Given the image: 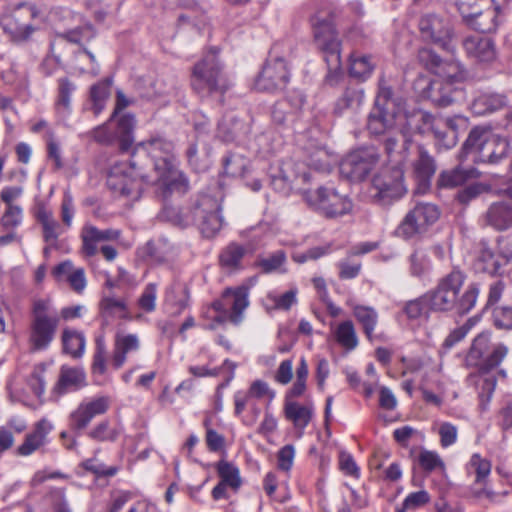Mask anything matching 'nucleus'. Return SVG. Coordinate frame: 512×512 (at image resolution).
Wrapping results in <instances>:
<instances>
[{
  "label": "nucleus",
  "instance_id": "f257e3e1",
  "mask_svg": "<svg viewBox=\"0 0 512 512\" xmlns=\"http://www.w3.org/2000/svg\"><path fill=\"white\" fill-rule=\"evenodd\" d=\"M143 158H149L155 172L176 166L172 141L156 136L139 143L128 162L116 163L107 177L108 187L122 196L138 200L151 176L145 172Z\"/></svg>",
  "mask_w": 512,
  "mask_h": 512
},
{
  "label": "nucleus",
  "instance_id": "f03ea898",
  "mask_svg": "<svg viewBox=\"0 0 512 512\" xmlns=\"http://www.w3.org/2000/svg\"><path fill=\"white\" fill-rule=\"evenodd\" d=\"M507 353V346L501 343L492 344L487 332L478 334L472 341L465 362L468 367L478 369L481 376V398H491L497 383V377L491 372L499 367Z\"/></svg>",
  "mask_w": 512,
  "mask_h": 512
},
{
  "label": "nucleus",
  "instance_id": "7ed1b4c3",
  "mask_svg": "<svg viewBox=\"0 0 512 512\" xmlns=\"http://www.w3.org/2000/svg\"><path fill=\"white\" fill-rule=\"evenodd\" d=\"M314 41L317 48L323 53L328 72L325 77L327 84L335 85L342 76L341 41L332 20V13L327 15L316 13L311 18Z\"/></svg>",
  "mask_w": 512,
  "mask_h": 512
},
{
  "label": "nucleus",
  "instance_id": "20e7f679",
  "mask_svg": "<svg viewBox=\"0 0 512 512\" xmlns=\"http://www.w3.org/2000/svg\"><path fill=\"white\" fill-rule=\"evenodd\" d=\"M218 53L217 48L210 49L193 67L191 86L201 98L213 95L222 97L231 86V81L218 59Z\"/></svg>",
  "mask_w": 512,
  "mask_h": 512
},
{
  "label": "nucleus",
  "instance_id": "39448f33",
  "mask_svg": "<svg viewBox=\"0 0 512 512\" xmlns=\"http://www.w3.org/2000/svg\"><path fill=\"white\" fill-rule=\"evenodd\" d=\"M60 316L49 298H39L32 302L28 342L31 350L44 351L54 341Z\"/></svg>",
  "mask_w": 512,
  "mask_h": 512
},
{
  "label": "nucleus",
  "instance_id": "423d86ee",
  "mask_svg": "<svg viewBox=\"0 0 512 512\" xmlns=\"http://www.w3.org/2000/svg\"><path fill=\"white\" fill-rule=\"evenodd\" d=\"M510 143L507 138L482 127L473 128L462 147L465 157L473 155L476 163L498 164L508 156Z\"/></svg>",
  "mask_w": 512,
  "mask_h": 512
},
{
  "label": "nucleus",
  "instance_id": "0eeeda50",
  "mask_svg": "<svg viewBox=\"0 0 512 512\" xmlns=\"http://www.w3.org/2000/svg\"><path fill=\"white\" fill-rule=\"evenodd\" d=\"M405 162L406 154H401L398 159H395V164H387L373 176L369 193L374 203L388 206L405 195L407 192L403 169Z\"/></svg>",
  "mask_w": 512,
  "mask_h": 512
},
{
  "label": "nucleus",
  "instance_id": "6e6552de",
  "mask_svg": "<svg viewBox=\"0 0 512 512\" xmlns=\"http://www.w3.org/2000/svg\"><path fill=\"white\" fill-rule=\"evenodd\" d=\"M401 102L402 99L395 97L392 88L386 85L384 79H381L374 107L367 119L369 133L375 136L391 133L395 126L397 107Z\"/></svg>",
  "mask_w": 512,
  "mask_h": 512
},
{
  "label": "nucleus",
  "instance_id": "1a4fd4ad",
  "mask_svg": "<svg viewBox=\"0 0 512 512\" xmlns=\"http://www.w3.org/2000/svg\"><path fill=\"white\" fill-rule=\"evenodd\" d=\"M305 202L327 219H335L349 214L353 203L347 195L340 194L332 186H320L316 190L303 192Z\"/></svg>",
  "mask_w": 512,
  "mask_h": 512
},
{
  "label": "nucleus",
  "instance_id": "9d476101",
  "mask_svg": "<svg viewBox=\"0 0 512 512\" xmlns=\"http://www.w3.org/2000/svg\"><path fill=\"white\" fill-rule=\"evenodd\" d=\"M453 293L444 292V290L434 287L425 293L428 302V310L431 312H449L455 310L459 315L469 313L476 304L479 294L478 285L470 284L461 297L452 295Z\"/></svg>",
  "mask_w": 512,
  "mask_h": 512
},
{
  "label": "nucleus",
  "instance_id": "9b49d317",
  "mask_svg": "<svg viewBox=\"0 0 512 512\" xmlns=\"http://www.w3.org/2000/svg\"><path fill=\"white\" fill-rule=\"evenodd\" d=\"M441 214L440 208L430 202H417L405 215L396 229V234L404 239L425 233L437 222Z\"/></svg>",
  "mask_w": 512,
  "mask_h": 512
},
{
  "label": "nucleus",
  "instance_id": "f8f14e48",
  "mask_svg": "<svg viewBox=\"0 0 512 512\" xmlns=\"http://www.w3.org/2000/svg\"><path fill=\"white\" fill-rule=\"evenodd\" d=\"M379 158L378 150L373 146L358 148L341 161L340 174L352 182L362 181L379 162Z\"/></svg>",
  "mask_w": 512,
  "mask_h": 512
},
{
  "label": "nucleus",
  "instance_id": "ddd939ff",
  "mask_svg": "<svg viewBox=\"0 0 512 512\" xmlns=\"http://www.w3.org/2000/svg\"><path fill=\"white\" fill-rule=\"evenodd\" d=\"M418 58L427 70L439 77L438 80L456 85L462 83L466 78V71L460 62L444 60L432 49L419 50Z\"/></svg>",
  "mask_w": 512,
  "mask_h": 512
},
{
  "label": "nucleus",
  "instance_id": "4468645a",
  "mask_svg": "<svg viewBox=\"0 0 512 512\" xmlns=\"http://www.w3.org/2000/svg\"><path fill=\"white\" fill-rule=\"evenodd\" d=\"M198 212L197 226L201 234L206 238L214 237L223 227L221 216V204L218 198L201 193L195 199Z\"/></svg>",
  "mask_w": 512,
  "mask_h": 512
},
{
  "label": "nucleus",
  "instance_id": "2eb2a0df",
  "mask_svg": "<svg viewBox=\"0 0 512 512\" xmlns=\"http://www.w3.org/2000/svg\"><path fill=\"white\" fill-rule=\"evenodd\" d=\"M458 10L466 24L481 33L495 32L499 25L500 7L489 5L485 10L474 7L470 0H458Z\"/></svg>",
  "mask_w": 512,
  "mask_h": 512
},
{
  "label": "nucleus",
  "instance_id": "dca6fc26",
  "mask_svg": "<svg viewBox=\"0 0 512 512\" xmlns=\"http://www.w3.org/2000/svg\"><path fill=\"white\" fill-rule=\"evenodd\" d=\"M416 85L421 87V97L439 107H447L464 98L463 89L451 82L422 78L417 81Z\"/></svg>",
  "mask_w": 512,
  "mask_h": 512
},
{
  "label": "nucleus",
  "instance_id": "f3484780",
  "mask_svg": "<svg viewBox=\"0 0 512 512\" xmlns=\"http://www.w3.org/2000/svg\"><path fill=\"white\" fill-rule=\"evenodd\" d=\"M288 81L289 72L285 60L282 57L270 55L255 81V87L259 91L274 92L283 89Z\"/></svg>",
  "mask_w": 512,
  "mask_h": 512
},
{
  "label": "nucleus",
  "instance_id": "a211bd4d",
  "mask_svg": "<svg viewBox=\"0 0 512 512\" xmlns=\"http://www.w3.org/2000/svg\"><path fill=\"white\" fill-rule=\"evenodd\" d=\"M511 260L512 252L510 250L492 248L482 241L473 263V269L476 273H486L491 276L501 275L502 268L507 266Z\"/></svg>",
  "mask_w": 512,
  "mask_h": 512
},
{
  "label": "nucleus",
  "instance_id": "6ab92c4d",
  "mask_svg": "<svg viewBox=\"0 0 512 512\" xmlns=\"http://www.w3.org/2000/svg\"><path fill=\"white\" fill-rule=\"evenodd\" d=\"M14 23L7 24V29L15 40L25 41L40 28L42 18L35 6L22 4L12 15Z\"/></svg>",
  "mask_w": 512,
  "mask_h": 512
},
{
  "label": "nucleus",
  "instance_id": "aec40b11",
  "mask_svg": "<svg viewBox=\"0 0 512 512\" xmlns=\"http://www.w3.org/2000/svg\"><path fill=\"white\" fill-rule=\"evenodd\" d=\"M405 119V129L409 133L422 136L432 135L439 141H444V139L448 137L447 132L441 130L443 119L436 118L425 110L415 109L408 112Z\"/></svg>",
  "mask_w": 512,
  "mask_h": 512
},
{
  "label": "nucleus",
  "instance_id": "412c9836",
  "mask_svg": "<svg viewBox=\"0 0 512 512\" xmlns=\"http://www.w3.org/2000/svg\"><path fill=\"white\" fill-rule=\"evenodd\" d=\"M421 36L426 41H431L445 50L450 49L451 27L450 24L436 14L423 15L419 20Z\"/></svg>",
  "mask_w": 512,
  "mask_h": 512
},
{
  "label": "nucleus",
  "instance_id": "4be33fe9",
  "mask_svg": "<svg viewBox=\"0 0 512 512\" xmlns=\"http://www.w3.org/2000/svg\"><path fill=\"white\" fill-rule=\"evenodd\" d=\"M157 177L152 179L150 184L155 182L159 183L158 195L164 200L167 201L174 195L182 196L186 194L189 190V183L186 176L177 169L176 166L170 167L167 170H161L156 172ZM149 183H145L148 185Z\"/></svg>",
  "mask_w": 512,
  "mask_h": 512
},
{
  "label": "nucleus",
  "instance_id": "5701e85b",
  "mask_svg": "<svg viewBox=\"0 0 512 512\" xmlns=\"http://www.w3.org/2000/svg\"><path fill=\"white\" fill-rule=\"evenodd\" d=\"M110 405L107 396H100L88 402H82L69 416V426L75 432L85 429L92 419L106 413Z\"/></svg>",
  "mask_w": 512,
  "mask_h": 512
},
{
  "label": "nucleus",
  "instance_id": "b1692460",
  "mask_svg": "<svg viewBox=\"0 0 512 512\" xmlns=\"http://www.w3.org/2000/svg\"><path fill=\"white\" fill-rule=\"evenodd\" d=\"M436 170L435 159L423 146H419L418 157L413 163V174L417 183L415 193L425 194L430 189Z\"/></svg>",
  "mask_w": 512,
  "mask_h": 512
},
{
  "label": "nucleus",
  "instance_id": "393cba45",
  "mask_svg": "<svg viewBox=\"0 0 512 512\" xmlns=\"http://www.w3.org/2000/svg\"><path fill=\"white\" fill-rule=\"evenodd\" d=\"M482 220L496 231L512 229V196L493 202L483 214Z\"/></svg>",
  "mask_w": 512,
  "mask_h": 512
},
{
  "label": "nucleus",
  "instance_id": "a878e982",
  "mask_svg": "<svg viewBox=\"0 0 512 512\" xmlns=\"http://www.w3.org/2000/svg\"><path fill=\"white\" fill-rule=\"evenodd\" d=\"M462 46L468 57L482 63H492L497 57L495 42L488 37L467 36Z\"/></svg>",
  "mask_w": 512,
  "mask_h": 512
},
{
  "label": "nucleus",
  "instance_id": "bb28decb",
  "mask_svg": "<svg viewBox=\"0 0 512 512\" xmlns=\"http://www.w3.org/2000/svg\"><path fill=\"white\" fill-rule=\"evenodd\" d=\"M199 210L195 207V200L190 206L183 208L164 205L160 218L175 227L186 229L197 223Z\"/></svg>",
  "mask_w": 512,
  "mask_h": 512
},
{
  "label": "nucleus",
  "instance_id": "cd10ccee",
  "mask_svg": "<svg viewBox=\"0 0 512 512\" xmlns=\"http://www.w3.org/2000/svg\"><path fill=\"white\" fill-rule=\"evenodd\" d=\"M479 172L473 167L458 165L452 169L440 172L437 179V187L440 189H453L464 185L466 182L479 177Z\"/></svg>",
  "mask_w": 512,
  "mask_h": 512
},
{
  "label": "nucleus",
  "instance_id": "c85d7f7f",
  "mask_svg": "<svg viewBox=\"0 0 512 512\" xmlns=\"http://www.w3.org/2000/svg\"><path fill=\"white\" fill-rule=\"evenodd\" d=\"M251 252L247 245L230 242L219 253V265L226 271L236 272L244 268L243 259Z\"/></svg>",
  "mask_w": 512,
  "mask_h": 512
},
{
  "label": "nucleus",
  "instance_id": "c756f323",
  "mask_svg": "<svg viewBox=\"0 0 512 512\" xmlns=\"http://www.w3.org/2000/svg\"><path fill=\"white\" fill-rule=\"evenodd\" d=\"M52 429L53 425L47 419L39 420L33 431L26 435L24 442L18 447V454L28 456L38 450L46 443V437Z\"/></svg>",
  "mask_w": 512,
  "mask_h": 512
},
{
  "label": "nucleus",
  "instance_id": "7c9ffc66",
  "mask_svg": "<svg viewBox=\"0 0 512 512\" xmlns=\"http://www.w3.org/2000/svg\"><path fill=\"white\" fill-rule=\"evenodd\" d=\"M190 298L189 288L185 283L175 281L166 290L165 306L173 316H178L187 308Z\"/></svg>",
  "mask_w": 512,
  "mask_h": 512
},
{
  "label": "nucleus",
  "instance_id": "2f4dec72",
  "mask_svg": "<svg viewBox=\"0 0 512 512\" xmlns=\"http://www.w3.org/2000/svg\"><path fill=\"white\" fill-rule=\"evenodd\" d=\"M86 374L81 367H69L63 365L60 368L59 379L55 386V391L64 394L70 390H78L85 386Z\"/></svg>",
  "mask_w": 512,
  "mask_h": 512
},
{
  "label": "nucleus",
  "instance_id": "473e14b6",
  "mask_svg": "<svg viewBox=\"0 0 512 512\" xmlns=\"http://www.w3.org/2000/svg\"><path fill=\"white\" fill-rule=\"evenodd\" d=\"M508 104L507 96L500 93H482L471 103L475 115H486L498 111Z\"/></svg>",
  "mask_w": 512,
  "mask_h": 512
},
{
  "label": "nucleus",
  "instance_id": "72a5a7b5",
  "mask_svg": "<svg viewBox=\"0 0 512 512\" xmlns=\"http://www.w3.org/2000/svg\"><path fill=\"white\" fill-rule=\"evenodd\" d=\"M248 295L249 289L246 286H240L236 289H225V299H229V306L232 310L229 315V319L232 323L238 324L241 321V315L249 305Z\"/></svg>",
  "mask_w": 512,
  "mask_h": 512
},
{
  "label": "nucleus",
  "instance_id": "f704fd0d",
  "mask_svg": "<svg viewBox=\"0 0 512 512\" xmlns=\"http://www.w3.org/2000/svg\"><path fill=\"white\" fill-rule=\"evenodd\" d=\"M284 413L285 417L292 421L296 428L304 430L312 419L313 406L301 405L296 401L285 400Z\"/></svg>",
  "mask_w": 512,
  "mask_h": 512
},
{
  "label": "nucleus",
  "instance_id": "c9c22d12",
  "mask_svg": "<svg viewBox=\"0 0 512 512\" xmlns=\"http://www.w3.org/2000/svg\"><path fill=\"white\" fill-rule=\"evenodd\" d=\"M116 129L114 135L119 140V148L122 151H127L131 147L134 137L133 132L135 128L134 115L125 113L116 118Z\"/></svg>",
  "mask_w": 512,
  "mask_h": 512
},
{
  "label": "nucleus",
  "instance_id": "e433bc0d",
  "mask_svg": "<svg viewBox=\"0 0 512 512\" xmlns=\"http://www.w3.org/2000/svg\"><path fill=\"white\" fill-rule=\"evenodd\" d=\"M363 98V89L357 84H349L337 99L334 111L341 115L346 110H355L361 105Z\"/></svg>",
  "mask_w": 512,
  "mask_h": 512
},
{
  "label": "nucleus",
  "instance_id": "4c0bfd02",
  "mask_svg": "<svg viewBox=\"0 0 512 512\" xmlns=\"http://www.w3.org/2000/svg\"><path fill=\"white\" fill-rule=\"evenodd\" d=\"M63 352L79 359L85 352L86 339L82 332L65 328L62 332Z\"/></svg>",
  "mask_w": 512,
  "mask_h": 512
},
{
  "label": "nucleus",
  "instance_id": "58836bf2",
  "mask_svg": "<svg viewBox=\"0 0 512 512\" xmlns=\"http://www.w3.org/2000/svg\"><path fill=\"white\" fill-rule=\"evenodd\" d=\"M139 348L138 337L134 334L117 336L113 352L112 364L115 369H119L126 361L127 353L136 351Z\"/></svg>",
  "mask_w": 512,
  "mask_h": 512
},
{
  "label": "nucleus",
  "instance_id": "ea45409f",
  "mask_svg": "<svg viewBox=\"0 0 512 512\" xmlns=\"http://www.w3.org/2000/svg\"><path fill=\"white\" fill-rule=\"evenodd\" d=\"M36 219L43 229V239L46 243L54 244L59 237V223L54 219L52 211L45 206H39L36 211Z\"/></svg>",
  "mask_w": 512,
  "mask_h": 512
},
{
  "label": "nucleus",
  "instance_id": "a19ab883",
  "mask_svg": "<svg viewBox=\"0 0 512 512\" xmlns=\"http://www.w3.org/2000/svg\"><path fill=\"white\" fill-rule=\"evenodd\" d=\"M287 257L284 250H276L266 256H258L254 263V266L264 274L271 273H284L286 270L283 269L286 263Z\"/></svg>",
  "mask_w": 512,
  "mask_h": 512
},
{
  "label": "nucleus",
  "instance_id": "79ce46f5",
  "mask_svg": "<svg viewBox=\"0 0 512 512\" xmlns=\"http://www.w3.org/2000/svg\"><path fill=\"white\" fill-rule=\"evenodd\" d=\"M402 143L398 135H394L393 131L385 135L383 141L384 150L389 158L388 164H395V159H398L401 154H406L408 158V150L411 145V140L406 135H401Z\"/></svg>",
  "mask_w": 512,
  "mask_h": 512
},
{
  "label": "nucleus",
  "instance_id": "37998d69",
  "mask_svg": "<svg viewBox=\"0 0 512 512\" xmlns=\"http://www.w3.org/2000/svg\"><path fill=\"white\" fill-rule=\"evenodd\" d=\"M353 314L362 327L363 333L369 341L373 339V333L378 323L377 311L369 306L356 305Z\"/></svg>",
  "mask_w": 512,
  "mask_h": 512
},
{
  "label": "nucleus",
  "instance_id": "c03bdc74",
  "mask_svg": "<svg viewBox=\"0 0 512 512\" xmlns=\"http://www.w3.org/2000/svg\"><path fill=\"white\" fill-rule=\"evenodd\" d=\"M467 276L459 267H454L449 273L438 279L435 287L444 292L453 293L456 297H461L460 292L465 283Z\"/></svg>",
  "mask_w": 512,
  "mask_h": 512
},
{
  "label": "nucleus",
  "instance_id": "a18cd8bd",
  "mask_svg": "<svg viewBox=\"0 0 512 512\" xmlns=\"http://www.w3.org/2000/svg\"><path fill=\"white\" fill-rule=\"evenodd\" d=\"M409 273L412 277L421 279L431 269V261L425 250L416 248L408 257Z\"/></svg>",
  "mask_w": 512,
  "mask_h": 512
},
{
  "label": "nucleus",
  "instance_id": "49530a36",
  "mask_svg": "<svg viewBox=\"0 0 512 512\" xmlns=\"http://www.w3.org/2000/svg\"><path fill=\"white\" fill-rule=\"evenodd\" d=\"M99 308L101 315L105 318H129L127 305L124 300L117 299L113 295H104L99 303Z\"/></svg>",
  "mask_w": 512,
  "mask_h": 512
},
{
  "label": "nucleus",
  "instance_id": "de8ad7c7",
  "mask_svg": "<svg viewBox=\"0 0 512 512\" xmlns=\"http://www.w3.org/2000/svg\"><path fill=\"white\" fill-rule=\"evenodd\" d=\"M111 81L105 80L94 84L90 88V110L95 116H98L105 108L106 102L110 96Z\"/></svg>",
  "mask_w": 512,
  "mask_h": 512
},
{
  "label": "nucleus",
  "instance_id": "09e8293b",
  "mask_svg": "<svg viewBox=\"0 0 512 512\" xmlns=\"http://www.w3.org/2000/svg\"><path fill=\"white\" fill-rule=\"evenodd\" d=\"M466 470L468 474L475 475V483L485 485L486 479L491 472V462L481 457L480 454L475 453L471 456Z\"/></svg>",
  "mask_w": 512,
  "mask_h": 512
},
{
  "label": "nucleus",
  "instance_id": "8fccbe9b",
  "mask_svg": "<svg viewBox=\"0 0 512 512\" xmlns=\"http://www.w3.org/2000/svg\"><path fill=\"white\" fill-rule=\"evenodd\" d=\"M334 336L338 344L346 350H353L358 345V338L352 321L347 320L341 322L335 332Z\"/></svg>",
  "mask_w": 512,
  "mask_h": 512
},
{
  "label": "nucleus",
  "instance_id": "3c124183",
  "mask_svg": "<svg viewBox=\"0 0 512 512\" xmlns=\"http://www.w3.org/2000/svg\"><path fill=\"white\" fill-rule=\"evenodd\" d=\"M216 470L221 482L229 485V487L234 491H237L240 488L242 480L239 469L234 464L225 460H220L216 464Z\"/></svg>",
  "mask_w": 512,
  "mask_h": 512
},
{
  "label": "nucleus",
  "instance_id": "603ef678",
  "mask_svg": "<svg viewBox=\"0 0 512 512\" xmlns=\"http://www.w3.org/2000/svg\"><path fill=\"white\" fill-rule=\"evenodd\" d=\"M374 67L375 64L372 63L370 56L352 55L349 73L354 78L365 80L372 74Z\"/></svg>",
  "mask_w": 512,
  "mask_h": 512
},
{
  "label": "nucleus",
  "instance_id": "864d4df0",
  "mask_svg": "<svg viewBox=\"0 0 512 512\" xmlns=\"http://www.w3.org/2000/svg\"><path fill=\"white\" fill-rule=\"evenodd\" d=\"M75 90L76 85L69 78L63 77L58 79V95L55 103L58 111H70L71 96Z\"/></svg>",
  "mask_w": 512,
  "mask_h": 512
},
{
  "label": "nucleus",
  "instance_id": "5fc2aeb1",
  "mask_svg": "<svg viewBox=\"0 0 512 512\" xmlns=\"http://www.w3.org/2000/svg\"><path fill=\"white\" fill-rule=\"evenodd\" d=\"M119 436V431L111 427L110 422L105 420L98 423L88 432V437L98 442H115Z\"/></svg>",
  "mask_w": 512,
  "mask_h": 512
},
{
  "label": "nucleus",
  "instance_id": "6e6d98bb",
  "mask_svg": "<svg viewBox=\"0 0 512 512\" xmlns=\"http://www.w3.org/2000/svg\"><path fill=\"white\" fill-rule=\"evenodd\" d=\"M402 311L410 320L418 319L424 313L430 312L428 310V302L426 301L425 294L416 299L407 301L404 304Z\"/></svg>",
  "mask_w": 512,
  "mask_h": 512
},
{
  "label": "nucleus",
  "instance_id": "4d7b16f0",
  "mask_svg": "<svg viewBox=\"0 0 512 512\" xmlns=\"http://www.w3.org/2000/svg\"><path fill=\"white\" fill-rule=\"evenodd\" d=\"M223 170L228 176H243L245 170L244 160L236 154L229 153L223 157Z\"/></svg>",
  "mask_w": 512,
  "mask_h": 512
},
{
  "label": "nucleus",
  "instance_id": "13d9d810",
  "mask_svg": "<svg viewBox=\"0 0 512 512\" xmlns=\"http://www.w3.org/2000/svg\"><path fill=\"white\" fill-rule=\"evenodd\" d=\"M296 294V289H290L282 295L269 293L267 295V300L272 303L273 309L287 311L294 303H296Z\"/></svg>",
  "mask_w": 512,
  "mask_h": 512
},
{
  "label": "nucleus",
  "instance_id": "bf43d9fd",
  "mask_svg": "<svg viewBox=\"0 0 512 512\" xmlns=\"http://www.w3.org/2000/svg\"><path fill=\"white\" fill-rule=\"evenodd\" d=\"M492 316L494 326L497 329L512 330V305L494 308Z\"/></svg>",
  "mask_w": 512,
  "mask_h": 512
},
{
  "label": "nucleus",
  "instance_id": "052dcab7",
  "mask_svg": "<svg viewBox=\"0 0 512 512\" xmlns=\"http://www.w3.org/2000/svg\"><path fill=\"white\" fill-rule=\"evenodd\" d=\"M270 185L279 193L288 194L291 190V180L283 171L282 168L277 167L274 172H270Z\"/></svg>",
  "mask_w": 512,
  "mask_h": 512
},
{
  "label": "nucleus",
  "instance_id": "680f3d73",
  "mask_svg": "<svg viewBox=\"0 0 512 512\" xmlns=\"http://www.w3.org/2000/svg\"><path fill=\"white\" fill-rule=\"evenodd\" d=\"M419 466L426 472H432L437 468H443L444 463L440 456L433 451L422 450L418 456Z\"/></svg>",
  "mask_w": 512,
  "mask_h": 512
},
{
  "label": "nucleus",
  "instance_id": "e2e57ef3",
  "mask_svg": "<svg viewBox=\"0 0 512 512\" xmlns=\"http://www.w3.org/2000/svg\"><path fill=\"white\" fill-rule=\"evenodd\" d=\"M22 222V209L17 205L7 206L6 211L0 219V224L6 230L14 229Z\"/></svg>",
  "mask_w": 512,
  "mask_h": 512
},
{
  "label": "nucleus",
  "instance_id": "0e129e2a",
  "mask_svg": "<svg viewBox=\"0 0 512 512\" xmlns=\"http://www.w3.org/2000/svg\"><path fill=\"white\" fill-rule=\"evenodd\" d=\"M81 466L88 472L93 473L97 477H112L118 468L115 466L107 467L103 463H98L95 458L85 460Z\"/></svg>",
  "mask_w": 512,
  "mask_h": 512
},
{
  "label": "nucleus",
  "instance_id": "69168bd1",
  "mask_svg": "<svg viewBox=\"0 0 512 512\" xmlns=\"http://www.w3.org/2000/svg\"><path fill=\"white\" fill-rule=\"evenodd\" d=\"M106 371V349L102 339L96 340V348L92 362V373L103 375Z\"/></svg>",
  "mask_w": 512,
  "mask_h": 512
},
{
  "label": "nucleus",
  "instance_id": "338daca9",
  "mask_svg": "<svg viewBox=\"0 0 512 512\" xmlns=\"http://www.w3.org/2000/svg\"><path fill=\"white\" fill-rule=\"evenodd\" d=\"M157 286L154 283L148 284L138 300V305L146 312L155 310Z\"/></svg>",
  "mask_w": 512,
  "mask_h": 512
},
{
  "label": "nucleus",
  "instance_id": "774afa93",
  "mask_svg": "<svg viewBox=\"0 0 512 512\" xmlns=\"http://www.w3.org/2000/svg\"><path fill=\"white\" fill-rule=\"evenodd\" d=\"M430 501V496L427 491L421 490L412 492L407 495L403 501L404 509L415 510L418 509Z\"/></svg>",
  "mask_w": 512,
  "mask_h": 512
}]
</instances>
